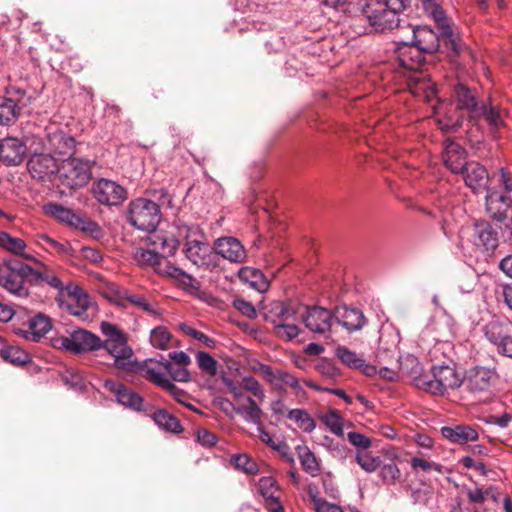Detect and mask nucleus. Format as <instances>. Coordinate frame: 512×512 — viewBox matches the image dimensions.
Listing matches in <instances>:
<instances>
[{
    "label": "nucleus",
    "mask_w": 512,
    "mask_h": 512,
    "mask_svg": "<svg viewBox=\"0 0 512 512\" xmlns=\"http://www.w3.org/2000/svg\"><path fill=\"white\" fill-rule=\"evenodd\" d=\"M414 385L431 395L442 396L449 389H456L463 383L454 364H440L431 367V375L420 374L413 379Z\"/></svg>",
    "instance_id": "obj_1"
},
{
    "label": "nucleus",
    "mask_w": 512,
    "mask_h": 512,
    "mask_svg": "<svg viewBox=\"0 0 512 512\" xmlns=\"http://www.w3.org/2000/svg\"><path fill=\"white\" fill-rule=\"evenodd\" d=\"M100 330L106 337L105 340H101V349H105L114 358V366L127 371L132 370L133 351L128 345L124 332L107 321L101 322Z\"/></svg>",
    "instance_id": "obj_2"
},
{
    "label": "nucleus",
    "mask_w": 512,
    "mask_h": 512,
    "mask_svg": "<svg viewBox=\"0 0 512 512\" xmlns=\"http://www.w3.org/2000/svg\"><path fill=\"white\" fill-rule=\"evenodd\" d=\"M32 267L15 258L0 263V286L17 297H27L31 285Z\"/></svg>",
    "instance_id": "obj_3"
},
{
    "label": "nucleus",
    "mask_w": 512,
    "mask_h": 512,
    "mask_svg": "<svg viewBox=\"0 0 512 512\" xmlns=\"http://www.w3.org/2000/svg\"><path fill=\"white\" fill-rule=\"evenodd\" d=\"M96 165L94 160L70 157L63 159L59 166V180L64 187L72 190L83 188L92 178V168Z\"/></svg>",
    "instance_id": "obj_4"
},
{
    "label": "nucleus",
    "mask_w": 512,
    "mask_h": 512,
    "mask_svg": "<svg viewBox=\"0 0 512 512\" xmlns=\"http://www.w3.org/2000/svg\"><path fill=\"white\" fill-rule=\"evenodd\" d=\"M127 222L138 230L154 232L160 223L161 212L159 204L146 199L137 198L129 203Z\"/></svg>",
    "instance_id": "obj_5"
},
{
    "label": "nucleus",
    "mask_w": 512,
    "mask_h": 512,
    "mask_svg": "<svg viewBox=\"0 0 512 512\" xmlns=\"http://www.w3.org/2000/svg\"><path fill=\"white\" fill-rule=\"evenodd\" d=\"M360 11L376 32L392 30L400 26V15L380 0H364Z\"/></svg>",
    "instance_id": "obj_6"
},
{
    "label": "nucleus",
    "mask_w": 512,
    "mask_h": 512,
    "mask_svg": "<svg viewBox=\"0 0 512 512\" xmlns=\"http://www.w3.org/2000/svg\"><path fill=\"white\" fill-rule=\"evenodd\" d=\"M52 345L58 349H64L75 354H84L101 349V339L96 334L85 330H73L69 336H61L52 339Z\"/></svg>",
    "instance_id": "obj_7"
},
{
    "label": "nucleus",
    "mask_w": 512,
    "mask_h": 512,
    "mask_svg": "<svg viewBox=\"0 0 512 512\" xmlns=\"http://www.w3.org/2000/svg\"><path fill=\"white\" fill-rule=\"evenodd\" d=\"M44 151L52 156L70 158L76 152V140L69 133L60 129H48L40 139Z\"/></svg>",
    "instance_id": "obj_8"
},
{
    "label": "nucleus",
    "mask_w": 512,
    "mask_h": 512,
    "mask_svg": "<svg viewBox=\"0 0 512 512\" xmlns=\"http://www.w3.org/2000/svg\"><path fill=\"white\" fill-rule=\"evenodd\" d=\"M95 200L107 207H118L127 199V190L116 181L100 178L92 185Z\"/></svg>",
    "instance_id": "obj_9"
},
{
    "label": "nucleus",
    "mask_w": 512,
    "mask_h": 512,
    "mask_svg": "<svg viewBox=\"0 0 512 512\" xmlns=\"http://www.w3.org/2000/svg\"><path fill=\"white\" fill-rule=\"evenodd\" d=\"M62 309L81 320L88 318L91 301L89 295L78 285H66V291L59 298Z\"/></svg>",
    "instance_id": "obj_10"
},
{
    "label": "nucleus",
    "mask_w": 512,
    "mask_h": 512,
    "mask_svg": "<svg viewBox=\"0 0 512 512\" xmlns=\"http://www.w3.org/2000/svg\"><path fill=\"white\" fill-rule=\"evenodd\" d=\"M497 379V373L489 368L476 366L466 372L463 383L466 389L474 395L488 394Z\"/></svg>",
    "instance_id": "obj_11"
},
{
    "label": "nucleus",
    "mask_w": 512,
    "mask_h": 512,
    "mask_svg": "<svg viewBox=\"0 0 512 512\" xmlns=\"http://www.w3.org/2000/svg\"><path fill=\"white\" fill-rule=\"evenodd\" d=\"M59 166L55 157L44 150L32 154L27 162V169L32 178L41 181L51 180L52 176L58 174Z\"/></svg>",
    "instance_id": "obj_12"
},
{
    "label": "nucleus",
    "mask_w": 512,
    "mask_h": 512,
    "mask_svg": "<svg viewBox=\"0 0 512 512\" xmlns=\"http://www.w3.org/2000/svg\"><path fill=\"white\" fill-rule=\"evenodd\" d=\"M512 325L498 321L489 322L485 327L487 339L493 343L499 353L512 358Z\"/></svg>",
    "instance_id": "obj_13"
},
{
    "label": "nucleus",
    "mask_w": 512,
    "mask_h": 512,
    "mask_svg": "<svg viewBox=\"0 0 512 512\" xmlns=\"http://www.w3.org/2000/svg\"><path fill=\"white\" fill-rule=\"evenodd\" d=\"M474 244L486 252H494L499 245L500 225L479 221L473 228Z\"/></svg>",
    "instance_id": "obj_14"
},
{
    "label": "nucleus",
    "mask_w": 512,
    "mask_h": 512,
    "mask_svg": "<svg viewBox=\"0 0 512 512\" xmlns=\"http://www.w3.org/2000/svg\"><path fill=\"white\" fill-rule=\"evenodd\" d=\"M302 320L309 331L318 334L329 332L334 322L333 312L320 306L306 307Z\"/></svg>",
    "instance_id": "obj_15"
},
{
    "label": "nucleus",
    "mask_w": 512,
    "mask_h": 512,
    "mask_svg": "<svg viewBox=\"0 0 512 512\" xmlns=\"http://www.w3.org/2000/svg\"><path fill=\"white\" fill-rule=\"evenodd\" d=\"M485 204L490 217L502 222L507 217V211L512 207V192L509 191L506 195L494 188H489L486 191Z\"/></svg>",
    "instance_id": "obj_16"
},
{
    "label": "nucleus",
    "mask_w": 512,
    "mask_h": 512,
    "mask_svg": "<svg viewBox=\"0 0 512 512\" xmlns=\"http://www.w3.org/2000/svg\"><path fill=\"white\" fill-rule=\"evenodd\" d=\"M438 29V51L441 49L449 56H458L460 54V36L453 29V22L447 16L443 21L435 22Z\"/></svg>",
    "instance_id": "obj_17"
},
{
    "label": "nucleus",
    "mask_w": 512,
    "mask_h": 512,
    "mask_svg": "<svg viewBox=\"0 0 512 512\" xmlns=\"http://www.w3.org/2000/svg\"><path fill=\"white\" fill-rule=\"evenodd\" d=\"M104 387L112 392L116 401L124 407L134 411H146L143 407V398L124 384L108 379L104 382Z\"/></svg>",
    "instance_id": "obj_18"
},
{
    "label": "nucleus",
    "mask_w": 512,
    "mask_h": 512,
    "mask_svg": "<svg viewBox=\"0 0 512 512\" xmlns=\"http://www.w3.org/2000/svg\"><path fill=\"white\" fill-rule=\"evenodd\" d=\"M183 252L186 258L197 267H209L212 263L213 248L199 237L185 242Z\"/></svg>",
    "instance_id": "obj_19"
},
{
    "label": "nucleus",
    "mask_w": 512,
    "mask_h": 512,
    "mask_svg": "<svg viewBox=\"0 0 512 512\" xmlns=\"http://www.w3.org/2000/svg\"><path fill=\"white\" fill-rule=\"evenodd\" d=\"M458 174H462L466 185L471 188L474 193H480L488 188L489 175L486 168L476 162H467L463 170Z\"/></svg>",
    "instance_id": "obj_20"
},
{
    "label": "nucleus",
    "mask_w": 512,
    "mask_h": 512,
    "mask_svg": "<svg viewBox=\"0 0 512 512\" xmlns=\"http://www.w3.org/2000/svg\"><path fill=\"white\" fill-rule=\"evenodd\" d=\"M213 251L222 258L241 263L246 258V251L241 242L234 237H222L215 241Z\"/></svg>",
    "instance_id": "obj_21"
},
{
    "label": "nucleus",
    "mask_w": 512,
    "mask_h": 512,
    "mask_svg": "<svg viewBox=\"0 0 512 512\" xmlns=\"http://www.w3.org/2000/svg\"><path fill=\"white\" fill-rule=\"evenodd\" d=\"M26 146L21 140L7 137L0 141V161L6 166H17L24 158Z\"/></svg>",
    "instance_id": "obj_22"
},
{
    "label": "nucleus",
    "mask_w": 512,
    "mask_h": 512,
    "mask_svg": "<svg viewBox=\"0 0 512 512\" xmlns=\"http://www.w3.org/2000/svg\"><path fill=\"white\" fill-rule=\"evenodd\" d=\"M438 32L427 25L416 26L412 29L410 44L416 46L425 53L438 52Z\"/></svg>",
    "instance_id": "obj_23"
},
{
    "label": "nucleus",
    "mask_w": 512,
    "mask_h": 512,
    "mask_svg": "<svg viewBox=\"0 0 512 512\" xmlns=\"http://www.w3.org/2000/svg\"><path fill=\"white\" fill-rule=\"evenodd\" d=\"M298 313V306L291 302L273 301L267 307L265 319L274 326L293 320Z\"/></svg>",
    "instance_id": "obj_24"
},
{
    "label": "nucleus",
    "mask_w": 512,
    "mask_h": 512,
    "mask_svg": "<svg viewBox=\"0 0 512 512\" xmlns=\"http://www.w3.org/2000/svg\"><path fill=\"white\" fill-rule=\"evenodd\" d=\"M444 163L451 172L458 174L463 170L466 162L465 149L454 140L447 138L444 141Z\"/></svg>",
    "instance_id": "obj_25"
},
{
    "label": "nucleus",
    "mask_w": 512,
    "mask_h": 512,
    "mask_svg": "<svg viewBox=\"0 0 512 512\" xmlns=\"http://www.w3.org/2000/svg\"><path fill=\"white\" fill-rule=\"evenodd\" d=\"M333 318L335 322L349 331L359 330L365 324V317L360 310L346 306L335 307Z\"/></svg>",
    "instance_id": "obj_26"
},
{
    "label": "nucleus",
    "mask_w": 512,
    "mask_h": 512,
    "mask_svg": "<svg viewBox=\"0 0 512 512\" xmlns=\"http://www.w3.org/2000/svg\"><path fill=\"white\" fill-rule=\"evenodd\" d=\"M441 434L450 442L459 445L477 441L479 437L478 432L468 425L444 426Z\"/></svg>",
    "instance_id": "obj_27"
},
{
    "label": "nucleus",
    "mask_w": 512,
    "mask_h": 512,
    "mask_svg": "<svg viewBox=\"0 0 512 512\" xmlns=\"http://www.w3.org/2000/svg\"><path fill=\"white\" fill-rule=\"evenodd\" d=\"M148 239L152 248L162 258L174 255L179 246V239L175 236H168L162 232H156V230L150 233Z\"/></svg>",
    "instance_id": "obj_28"
},
{
    "label": "nucleus",
    "mask_w": 512,
    "mask_h": 512,
    "mask_svg": "<svg viewBox=\"0 0 512 512\" xmlns=\"http://www.w3.org/2000/svg\"><path fill=\"white\" fill-rule=\"evenodd\" d=\"M52 328L51 319L39 313L29 320L28 329L20 330L23 337L27 340L39 341Z\"/></svg>",
    "instance_id": "obj_29"
},
{
    "label": "nucleus",
    "mask_w": 512,
    "mask_h": 512,
    "mask_svg": "<svg viewBox=\"0 0 512 512\" xmlns=\"http://www.w3.org/2000/svg\"><path fill=\"white\" fill-rule=\"evenodd\" d=\"M259 491L265 498L267 508L270 512H284V508L277 495L278 487L272 477H263L259 481Z\"/></svg>",
    "instance_id": "obj_30"
},
{
    "label": "nucleus",
    "mask_w": 512,
    "mask_h": 512,
    "mask_svg": "<svg viewBox=\"0 0 512 512\" xmlns=\"http://www.w3.org/2000/svg\"><path fill=\"white\" fill-rule=\"evenodd\" d=\"M424 53V51L409 42H404L403 47L399 48V63L406 69L416 70L425 61Z\"/></svg>",
    "instance_id": "obj_31"
},
{
    "label": "nucleus",
    "mask_w": 512,
    "mask_h": 512,
    "mask_svg": "<svg viewBox=\"0 0 512 512\" xmlns=\"http://www.w3.org/2000/svg\"><path fill=\"white\" fill-rule=\"evenodd\" d=\"M165 274L174 279L179 287L189 293H195L200 288L197 279L181 268L169 264L165 267Z\"/></svg>",
    "instance_id": "obj_32"
},
{
    "label": "nucleus",
    "mask_w": 512,
    "mask_h": 512,
    "mask_svg": "<svg viewBox=\"0 0 512 512\" xmlns=\"http://www.w3.org/2000/svg\"><path fill=\"white\" fill-rule=\"evenodd\" d=\"M24 106L25 103L20 98L0 97V126L15 122Z\"/></svg>",
    "instance_id": "obj_33"
},
{
    "label": "nucleus",
    "mask_w": 512,
    "mask_h": 512,
    "mask_svg": "<svg viewBox=\"0 0 512 512\" xmlns=\"http://www.w3.org/2000/svg\"><path fill=\"white\" fill-rule=\"evenodd\" d=\"M241 282L248 284L252 289L264 293L269 288V282L261 270L252 267H242L238 271Z\"/></svg>",
    "instance_id": "obj_34"
},
{
    "label": "nucleus",
    "mask_w": 512,
    "mask_h": 512,
    "mask_svg": "<svg viewBox=\"0 0 512 512\" xmlns=\"http://www.w3.org/2000/svg\"><path fill=\"white\" fill-rule=\"evenodd\" d=\"M454 92L457 102L456 107L468 111L473 117L480 107L476 93L464 84H458Z\"/></svg>",
    "instance_id": "obj_35"
},
{
    "label": "nucleus",
    "mask_w": 512,
    "mask_h": 512,
    "mask_svg": "<svg viewBox=\"0 0 512 512\" xmlns=\"http://www.w3.org/2000/svg\"><path fill=\"white\" fill-rule=\"evenodd\" d=\"M248 405H240L235 406L232 402L229 400H226L225 403L230 408H232L238 415H240L246 422L253 423L257 427L259 425H262L261 423V416H262V409L260 406L256 403V401L252 397H247L246 399Z\"/></svg>",
    "instance_id": "obj_36"
},
{
    "label": "nucleus",
    "mask_w": 512,
    "mask_h": 512,
    "mask_svg": "<svg viewBox=\"0 0 512 512\" xmlns=\"http://www.w3.org/2000/svg\"><path fill=\"white\" fill-rule=\"evenodd\" d=\"M0 247L14 255L21 256L25 260H34L33 255L24 252L26 248L25 241L21 238L12 236L8 232H0Z\"/></svg>",
    "instance_id": "obj_37"
},
{
    "label": "nucleus",
    "mask_w": 512,
    "mask_h": 512,
    "mask_svg": "<svg viewBox=\"0 0 512 512\" xmlns=\"http://www.w3.org/2000/svg\"><path fill=\"white\" fill-rule=\"evenodd\" d=\"M43 210L46 215H49L59 222L67 224L71 227H73L75 221H77L78 214H76L70 208H67L58 203H48L44 205Z\"/></svg>",
    "instance_id": "obj_38"
},
{
    "label": "nucleus",
    "mask_w": 512,
    "mask_h": 512,
    "mask_svg": "<svg viewBox=\"0 0 512 512\" xmlns=\"http://www.w3.org/2000/svg\"><path fill=\"white\" fill-rule=\"evenodd\" d=\"M151 417L155 424L162 430L176 434L183 431L180 421L165 409H157Z\"/></svg>",
    "instance_id": "obj_39"
},
{
    "label": "nucleus",
    "mask_w": 512,
    "mask_h": 512,
    "mask_svg": "<svg viewBox=\"0 0 512 512\" xmlns=\"http://www.w3.org/2000/svg\"><path fill=\"white\" fill-rule=\"evenodd\" d=\"M0 357L7 363L20 366L31 361L30 355L18 346L0 343Z\"/></svg>",
    "instance_id": "obj_40"
},
{
    "label": "nucleus",
    "mask_w": 512,
    "mask_h": 512,
    "mask_svg": "<svg viewBox=\"0 0 512 512\" xmlns=\"http://www.w3.org/2000/svg\"><path fill=\"white\" fill-rule=\"evenodd\" d=\"M464 117L457 107H450L443 117L437 119V125L444 133L457 131L463 124Z\"/></svg>",
    "instance_id": "obj_41"
},
{
    "label": "nucleus",
    "mask_w": 512,
    "mask_h": 512,
    "mask_svg": "<svg viewBox=\"0 0 512 512\" xmlns=\"http://www.w3.org/2000/svg\"><path fill=\"white\" fill-rule=\"evenodd\" d=\"M296 451L305 472L311 477H317L321 469L315 454L307 446H297Z\"/></svg>",
    "instance_id": "obj_42"
},
{
    "label": "nucleus",
    "mask_w": 512,
    "mask_h": 512,
    "mask_svg": "<svg viewBox=\"0 0 512 512\" xmlns=\"http://www.w3.org/2000/svg\"><path fill=\"white\" fill-rule=\"evenodd\" d=\"M42 283H46L51 288L57 290L59 296L63 295L66 291V286L58 276L53 273L41 272L32 268L31 285L40 286Z\"/></svg>",
    "instance_id": "obj_43"
},
{
    "label": "nucleus",
    "mask_w": 512,
    "mask_h": 512,
    "mask_svg": "<svg viewBox=\"0 0 512 512\" xmlns=\"http://www.w3.org/2000/svg\"><path fill=\"white\" fill-rule=\"evenodd\" d=\"M480 117L485 118L492 130H498L504 126V121L501 118L500 111L492 105H487L485 103L481 104L473 118Z\"/></svg>",
    "instance_id": "obj_44"
},
{
    "label": "nucleus",
    "mask_w": 512,
    "mask_h": 512,
    "mask_svg": "<svg viewBox=\"0 0 512 512\" xmlns=\"http://www.w3.org/2000/svg\"><path fill=\"white\" fill-rule=\"evenodd\" d=\"M320 421L336 436L344 435V419L335 409H330L327 413H321Z\"/></svg>",
    "instance_id": "obj_45"
},
{
    "label": "nucleus",
    "mask_w": 512,
    "mask_h": 512,
    "mask_svg": "<svg viewBox=\"0 0 512 512\" xmlns=\"http://www.w3.org/2000/svg\"><path fill=\"white\" fill-rule=\"evenodd\" d=\"M119 297L122 300H126V301L130 302L131 304L140 308L141 310H143L144 312H146L147 314H149L151 316H154V317L161 316V310L154 307L152 304H150L148 302V300L143 295L131 294L127 290H125L119 294Z\"/></svg>",
    "instance_id": "obj_46"
},
{
    "label": "nucleus",
    "mask_w": 512,
    "mask_h": 512,
    "mask_svg": "<svg viewBox=\"0 0 512 512\" xmlns=\"http://www.w3.org/2000/svg\"><path fill=\"white\" fill-rule=\"evenodd\" d=\"M287 418L294 421L305 433H311L316 428V422L305 409H291Z\"/></svg>",
    "instance_id": "obj_47"
},
{
    "label": "nucleus",
    "mask_w": 512,
    "mask_h": 512,
    "mask_svg": "<svg viewBox=\"0 0 512 512\" xmlns=\"http://www.w3.org/2000/svg\"><path fill=\"white\" fill-rule=\"evenodd\" d=\"M335 355L342 364L350 369L358 370L363 366V358L345 346H338L335 350Z\"/></svg>",
    "instance_id": "obj_48"
},
{
    "label": "nucleus",
    "mask_w": 512,
    "mask_h": 512,
    "mask_svg": "<svg viewBox=\"0 0 512 512\" xmlns=\"http://www.w3.org/2000/svg\"><path fill=\"white\" fill-rule=\"evenodd\" d=\"M73 227L81 230L84 233L90 234L96 239L102 235V229L97 222L87 217L80 216L79 214Z\"/></svg>",
    "instance_id": "obj_49"
},
{
    "label": "nucleus",
    "mask_w": 512,
    "mask_h": 512,
    "mask_svg": "<svg viewBox=\"0 0 512 512\" xmlns=\"http://www.w3.org/2000/svg\"><path fill=\"white\" fill-rule=\"evenodd\" d=\"M171 339V334L164 326H157L151 330L150 342L153 347L164 350Z\"/></svg>",
    "instance_id": "obj_50"
},
{
    "label": "nucleus",
    "mask_w": 512,
    "mask_h": 512,
    "mask_svg": "<svg viewBox=\"0 0 512 512\" xmlns=\"http://www.w3.org/2000/svg\"><path fill=\"white\" fill-rule=\"evenodd\" d=\"M176 228V235L178 238H184L186 242L193 240L194 238L200 237V228L196 224H186L181 220L174 222Z\"/></svg>",
    "instance_id": "obj_51"
},
{
    "label": "nucleus",
    "mask_w": 512,
    "mask_h": 512,
    "mask_svg": "<svg viewBox=\"0 0 512 512\" xmlns=\"http://www.w3.org/2000/svg\"><path fill=\"white\" fill-rule=\"evenodd\" d=\"M196 361L199 368L205 374L209 376H215L217 374L218 363L209 353L199 351L196 355Z\"/></svg>",
    "instance_id": "obj_52"
},
{
    "label": "nucleus",
    "mask_w": 512,
    "mask_h": 512,
    "mask_svg": "<svg viewBox=\"0 0 512 512\" xmlns=\"http://www.w3.org/2000/svg\"><path fill=\"white\" fill-rule=\"evenodd\" d=\"M424 13L431 18L434 23L443 21L447 17L444 9L436 2V0H419Z\"/></svg>",
    "instance_id": "obj_53"
},
{
    "label": "nucleus",
    "mask_w": 512,
    "mask_h": 512,
    "mask_svg": "<svg viewBox=\"0 0 512 512\" xmlns=\"http://www.w3.org/2000/svg\"><path fill=\"white\" fill-rule=\"evenodd\" d=\"M424 13L431 18L434 23L443 21L447 17L444 9L436 2V0H419Z\"/></svg>",
    "instance_id": "obj_54"
},
{
    "label": "nucleus",
    "mask_w": 512,
    "mask_h": 512,
    "mask_svg": "<svg viewBox=\"0 0 512 512\" xmlns=\"http://www.w3.org/2000/svg\"><path fill=\"white\" fill-rule=\"evenodd\" d=\"M355 460L357 464L368 473L375 472L381 467L382 460L380 457L371 456L368 453L358 452L356 454Z\"/></svg>",
    "instance_id": "obj_55"
},
{
    "label": "nucleus",
    "mask_w": 512,
    "mask_h": 512,
    "mask_svg": "<svg viewBox=\"0 0 512 512\" xmlns=\"http://www.w3.org/2000/svg\"><path fill=\"white\" fill-rule=\"evenodd\" d=\"M379 476L386 485H394L400 478L401 472L394 462L381 464Z\"/></svg>",
    "instance_id": "obj_56"
},
{
    "label": "nucleus",
    "mask_w": 512,
    "mask_h": 512,
    "mask_svg": "<svg viewBox=\"0 0 512 512\" xmlns=\"http://www.w3.org/2000/svg\"><path fill=\"white\" fill-rule=\"evenodd\" d=\"M161 364L174 381L188 382L190 380V374L185 368L186 366L175 367L168 359H163Z\"/></svg>",
    "instance_id": "obj_57"
},
{
    "label": "nucleus",
    "mask_w": 512,
    "mask_h": 512,
    "mask_svg": "<svg viewBox=\"0 0 512 512\" xmlns=\"http://www.w3.org/2000/svg\"><path fill=\"white\" fill-rule=\"evenodd\" d=\"M161 256L152 249H140L136 253V259L142 266H155L160 263Z\"/></svg>",
    "instance_id": "obj_58"
},
{
    "label": "nucleus",
    "mask_w": 512,
    "mask_h": 512,
    "mask_svg": "<svg viewBox=\"0 0 512 512\" xmlns=\"http://www.w3.org/2000/svg\"><path fill=\"white\" fill-rule=\"evenodd\" d=\"M274 334L282 339L291 341L298 337L300 330L297 325L286 322L273 327Z\"/></svg>",
    "instance_id": "obj_59"
},
{
    "label": "nucleus",
    "mask_w": 512,
    "mask_h": 512,
    "mask_svg": "<svg viewBox=\"0 0 512 512\" xmlns=\"http://www.w3.org/2000/svg\"><path fill=\"white\" fill-rule=\"evenodd\" d=\"M232 462L234 466L247 474H255L258 471L256 463L246 454H238L233 456Z\"/></svg>",
    "instance_id": "obj_60"
},
{
    "label": "nucleus",
    "mask_w": 512,
    "mask_h": 512,
    "mask_svg": "<svg viewBox=\"0 0 512 512\" xmlns=\"http://www.w3.org/2000/svg\"><path fill=\"white\" fill-rule=\"evenodd\" d=\"M242 389L249 391L254 397L263 400L265 397L264 390L262 389L259 381L252 376H246L241 381Z\"/></svg>",
    "instance_id": "obj_61"
},
{
    "label": "nucleus",
    "mask_w": 512,
    "mask_h": 512,
    "mask_svg": "<svg viewBox=\"0 0 512 512\" xmlns=\"http://www.w3.org/2000/svg\"><path fill=\"white\" fill-rule=\"evenodd\" d=\"M410 464L415 471L421 469L425 472L434 470L440 474L444 472V467L441 464L430 462L419 457H413L410 461Z\"/></svg>",
    "instance_id": "obj_62"
},
{
    "label": "nucleus",
    "mask_w": 512,
    "mask_h": 512,
    "mask_svg": "<svg viewBox=\"0 0 512 512\" xmlns=\"http://www.w3.org/2000/svg\"><path fill=\"white\" fill-rule=\"evenodd\" d=\"M217 436L207 429L199 428L196 431V441L203 447L211 448L217 443Z\"/></svg>",
    "instance_id": "obj_63"
},
{
    "label": "nucleus",
    "mask_w": 512,
    "mask_h": 512,
    "mask_svg": "<svg viewBox=\"0 0 512 512\" xmlns=\"http://www.w3.org/2000/svg\"><path fill=\"white\" fill-rule=\"evenodd\" d=\"M322 445L329 451L334 457L344 458L346 455V448L344 445L335 441L329 436H325Z\"/></svg>",
    "instance_id": "obj_64"
}]
</instances>
